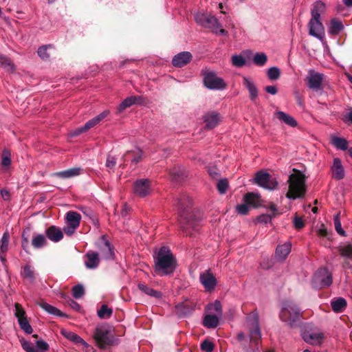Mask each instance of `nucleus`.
Instances as JSON below:
<instances>
[{"label":"nucleus","instance_id":"nucleus-1","mask_svg":"<svg viewBox=\"0 0 352 352\" xmlns=\"http://www.w3.org/2000/svg\"><path fill=\"white\" fill-rule=\"evenodd\" d=\"M261 337L258 314L252 312L246 318L243 331L238 333L237 339L239 342L249 341L252 344L253 349H245L246 352H260L258 342Z\"/></svg>","mask_w":352,"mask_h":352},{"label":"nucleus","instance_id":"nucleus-2","mask_svg":"<svg viewBox=\"0 0 352 352\" xmlns=\"http://www.w3.org/2000/svg\"><path fill=\"white\" fill-rule=\"evenodd\" d=\"M154 261L155 271L161 275L170 274L175 270V258L167 247H162L160 249Z\"/></svg>","mask_w":352,"mask_h":352},{"label":"nucleus","instance_id":"nucleus-3","mask_svg":"<svg viewBox=\"0 0 352 352\" xmlns=\"http://www.w3.org/2000/svg\"><path fill=\"white\" fill-rule=\"evenodd\" d=\"M325 10V4L321 1H318L314 4L311 11V19L309 22V33L310 35L323 41L324 37V28L321 23L320 14Z\"/></svg>","mask_w":352,"mask_h":352},{"label":"nucleus","instance_id":"nucleus-4","mask_svg":"<svg viewBox=\"0 0 352 352\" xmlns=\"http://www.w3.org/2000/svg\"><path fill=\"white\" fill-rule=\"evenodd\" d=\"M288 191L286 197L289 199H296L302 197L306 191L305 177L300 171L291 174L287 180Z\"/></svg>","mask_w":352,"mask_h":352},{"label":"nucleus","instance_id":"nucleus-5","mask_svg":"<svg viewBox=\"0 0 352 352\" xmlns=\"http://www.w3.org/2000/svg\"><path fill=\"white\" fill-rule=\"evenodd\" d=\"M279 316L283 322L288 325L293 326L300 320L301 312L296 303L286 300L282 304Z\"/></svg>","mask_w":352,"mask_h":352},{"label":"nucleus","instance_id":"nucleus-6","mask_svg":"<svg viewBox=\"0 0 352 352\" xmlns=\"http://www.w3.org/2000/svg\"><path fill=\"white\" fill-rule=\"evenodd\" d=\"M202 74L204 85L208 89L223 90L226 88L227 84L224 80L219 77L214 71L205 69L202 71Z\"/></svg>","mask_w":352,"mask_h":352},{"label":"nucleus","instance_id":"nucleus-7","mask_svg":"<svg viewBox=\"0 0 352 352\" xmlns=\"http://www.w3.org/2000/svg\"><path fill=\"white\" fill-rule=\"evenodd\" d=\"M94 338L97 344L101 347L111 345L113 341V336L111 333L110 327L107 325H98L94 333Z\"/></svg>","mask_w":352,"mask_h":352},{"label":"nucleus","instance_id":"nucleus-8","mask_svg":"<svg viewBox=\"0 0 352 352\" xmlns=\"http://www.w3.org/2000/svg\"><path fill=\"white\" fill-rule=\"evenodd\" d=\"M254 180V183L258 186L270 190H274L278 186V182L276 178L263 170L258 171L255 175Z\"/></svg>","mask_w":352,"mask_h":352},{"label":"nucleus","instance_id":"nucleus-9","mask_svg":"<svg viewBox=\"0 0 352 352\" xmlns=\"http://www.w3.org/2000/svg\"><path fill=\"white\" fill-rule=\"evenodd\" d=\"M179 224L181 228L189 235L192 234V231H197L200 226V219L190 216V218L185 217V214H181L179 216Z\"/></svg>","mask_w":352,"mask_h":352},{"label":"nucleus","instance_id":"nucleus-10","mask_svg":"<svg viewBox=\"0 0 352 352\" xmlns=\"http://www.w3.org/2000/svg\"><path fill=\"white\" fill-rule=\"evenodd\" d=\"M332 283L331 274L326 268H320L314 275L312 284L315 287H325Z\"/></svg>","mask_w":352,"mask_h":352},{"label":"nucleus","instance_id":"nucleus-11","mask_svg":"<svg viewBox=\"0 0 352 352\" xmlns=\"http://www.w3.org/2000/svg\"><path fill=\"white\" fill-rule=\"evenodd\" d=\"M109 114V110H104L97 116L91 119L85 123L83 126L79 127L72 133V136L78 135L79 134L94 127L99 124L103 119H104Z\"/></svg>","mask_w":352,"mask_h":352},{"label":"nucleus","instance_id":"nucleus-12","mask_svg":"<svg viewBox=\"0 0 352 352\" xmlns=\"http://www.w3.org/2000/svg\"><path fill=\"white\" fill-rule=\"evenodd\" d=\"M15 316L17 318L19 326L22 330L26 333L30 334L32 333V328L27 320L26 314L24 309L19 304H15Z\"/></svg>","mask_w":352,"mask_h":352},{"label":"nucleus","instance_id":"nucleus-13","mask_svg":"<svg viewBox=\"0 0 352 352\" xmlns=\"http://www.w3.org/2000/svg\"><path fill=\"white\" fill-rule=\"evenodd\" d=\"M134 193L140 197L148 195L151 192V182L147 179H140L133 184Z\"/></svg>","mask_w":352,"mask_h":352},{"label":"nucleus","instance_id":"nucleus-14","mask_svg":"<svg viewBox=\"0 0 352 352\" xmlns=\"http://www.w3.org/2000/svg\"><path fill=\"white\" fill-rule=\"evenodd\" d=\"M323 80V75L316 72L314 70H309L308 76L306 78L308 87L315 91L322 89V82Z\"/></svg>","mask_w":352,"mask_h":352},{"label":"nucleus","instance_id":"nucleus-15","mask_svg":"<svg viewBox=\"0 0 352 352\" xmlns=\"http://www.w3.org/2000/svg\"><path fill=\"white\" fill-rule=\"evenodd\" d=\"M200 282L207 291H212L216 287L217 280L214 276L209 271L206 270L200 274Z\"/></svg>","mask_w":352,"mask_h":352},{"label":"nucleus","instance_id":"nucleus-16","mask_svg":"<svg viewBox=\"0 0 352 352\" xmlns=\"http://www.w3.org/2000/svg\"><path fill=\"white\" fill-rule=\"evenodd\" d=\"M205 27L212 30V31L216 34L228 36V32L226 30L221 28V24L219 23L218 19L213 15H209L207 19Z\"/></svg>","mask_w":352,"mask_h":352},{"label":"nucleus","instance_id":"nucleus-17","mask_svg":"<svg viewBox=\"0 0 352 352\" xmlns=\"http://www.w3.org/2000/svg\"><path fill=\"white\" fill-rule=\"evenodd\" d=\"M303 340L308 344L313 345L320 344L324 340V334L321 331H312L304 333Z\"/></svg>","mask_w":352,"mask_h":352},{"label":"nucleus","instance_id":"nucleus-18","mask_svg":"<svg viewBox=\"0 0 352 352\" xmlns=\"http://www.w3.org/2000/svg\"><path fill=\"white\" fill-rule=\"evenodd\" d=\"M292 243L289 241H287L283 244L278 245L276 247L275 252V258L277 261H283L286 259L287 256L291 252Z\"/></svg>","mask_w":352,"mask_h":352},{"label":"nucleus","instance_id":"nucleus-19","mask_svg":"<svg viewBox=\"0 0 352 352\" xmlns=\"http://www.w3.org/2000/svg\"><path fill=\"white\" fill-rule=\"evenodd\" d=\"M221 117L218 112L210 111L206 113L204 116V120L208 129L216 127L221 122Z\"/></svg>","mask_w":352,"mask_h":352},{"label":"nucleus","instance_id":"nucleus-20","mask_svg":"<svg viewBox=\"0 0 352 352\" xmlns=\"http://www.w3.org/2000/svg\"><path fill=\"white\" fill-rule=\"evenodd\" d=\"M192 57V54L188 52H180L173 57L172 63L175 67H182L188 64L191 60Z\"/></svg>","mask_w":352,"mask_h":352},{"label":"nucleus","instance_id":"nucleus-21","mask_svg":"<svg viewBox=\"0 0 352 352\" xmlns=\"http://www.w3.org/2000/svg\"><path fill=\"white\" fill-rule=\"evenodd\" d=\"M274 117L281 123L288 125L290 127L298 126V122L296 119L288 113L282 111H277L274 113Z\"/></svg>","mask_w":352,"mask_h":352},{"label":"nucleus","instance_id":"nucleus-22","mask_svg":"<svg viewBox=\"0 0 352 352\" xmlns=\"http://www.w3.org/2000/svg\"><path fill=\"white\" fill-rule=\"evenodd\" d=\"M142 98L141 96H129L124 99L118 106L117 110L118 113H121L125 109L130 107L134 104H142Z\"/></svg>","mask_w":352,"mask_h":352},{"label":"nucleus","instance_id":"nucleus-23","mask_svg":"<svg viewBox=\"0 0 352 352\" xmlns=\"http://www.w3.org/2000/svg\"><path fill=\"white\" fill-rule=\"evenodd\" d=\"M221 318L222 316L206 313L203 320V324L207 328L214 329L219 325Z\"/></svg>","mask_w":352,"mask_h":352},{"label":"nucleus","instance_id":"nucleus-24","mask_svg":"<svg viewBox=\"0 0 352 352\" xmlns=\"http://www.w3.org/2000/svg\"><path fill=\"white\" fill-rule=\"evenodd\" d=\"M82 169L80 167H74L65 170L55 173L54 176L63 179H69L80 175Z\"/></svg>","mask_w":352,"mask_h":352},{"label":"nucleus","instance_id":"nucleus-25","mask_svg":"<svg viewBox=\"0 0 352 352\" xmlns=\"http://www.w3.org/2000/svg\"><path fill=\"white\" fill-rule=\"evenodd\" d=\"M60 333L67 340H70L71 342L76 344H80L85 347H87L89 346L88 344L82 338H80L74 332L67 331L66 329H61Z\"/></svg>","mask_w":352,"mask_h":352},{"label":"nucleus","instance_id":"nucleus-26","mask_svg":"<svg viewBox=\"0 0 352 352\" xmlns=\"http://www.w3.org/2000/svg\"><path fill=\"white\" fill-rule=\"evenodd\" d=\"M243 85L248 90L250 98L252 101H254L258 97V89L254 82L248 77L243 76Z\"/></svg>","mask_w":352,"mask_h":352},{"label":"nucleus","instance_id":"nucleus-27","mask_svg":"<svg viewBox=\"0 0 352 352\" xmlns=\"http://www.w3.org/2000/svg\"><path fill=\"white\" fill-rule=\"evenodd\" d=\"M85 265L88 269H94L99 264V257L96 252L89 251L85 254Z\"/></svg>","mask_w":352,"mask_h":352},{"label":"nucleus","instance_id":"nucleus-28","mask_svg":"<svg viewBox=\"0 0 352 352\" xmlns=\"http://www.w3.org/2000/svg\"><path fill=\"white\" fill-rule=\"evenodd\" d=\"M46 235L48 239L55 243L63 239V234L61 230L56 226H50L46 230Z\"/></svg>","mask_w":352,"mask_h":352},{"label":"nucleus","instance_id":"nucleus-29","mask_svg":"<svg viewBox=\"0 0 352 352\" xmlns=\"http://www.w3.org/2000/svg\"><path fill=\"white\" fill-rule=\"evenodd\" d=\"M243 201L247 202L250 206L257 208L261 206V199L258 193L248 192L243 197Z\"/></svg>","mask_w":352,"mask_h":352},{"label":"nucleus","instance_id":"nucleus-30","mask_svg":"<svg viewBox=\"0 0 352 352\" xmlns=\"http://www.w3.org/2000/svg\"><path fill=\"white\" fill-rule=\"evenodd\" d=\"M333 177L337 179H341L344 176V168L342 166L341 162L339 159L336 158L333 160V166L331 167Z\"/></svg>","mask_w":352,"mask_h":352},{"label":"nucleus","instance_id":"nucleus-31","mask_svg":"<svg viewBox=\"0 0 352 352\" xmlns=\"http://www.w3.org/2000/svg\"><path fill=\"white\" fill-rule=\"evenodd\" d=\"M206 309L208 314H215L219 316H222L223 315L221 304L219 300L209 303L206 306Z\"/></svg>","mask_w":352,"mask_h":352},{"label":"nucleus","instance_id":"nucleus-32","mask_svg":"<svg viewBox=\"0 0 352 352\" xmlns=\"http://www.w3.org/2000/svg\"><path fill=\"white\" fill-rule=\"evenodd\" d=\"M38 305L44 309L46 312H47L50 314L57 316H64L65 314L61 312L59 309L56 308L55 307L49 305L48 303L45 302H38Z\"/></svg>","mask_w":352,"mask_h":352},{"label":"nucleus","instance_id":"nucleus-33","mask_svg":"<svg viewBox=\"0 0 352 352\" xmlns=\"http://www.w3.org/2000/svg\"><path fill=\"white\" fill-rule=\"evenodd\" d=\"M81 217L80 214L70 211L67 213L66 220L67 223H69L76 228H78L80 225Z\"/></svg>","mask_w":352,"mask_h":352},{"label":"nucleus","instance_id":"nucleus-34","mask_svg":"<svg viewBox=\"0 0 352 352\" xmlns=\"http://www.w3.org/2000/svg\"><path fill=\"white\" fill-rule=\"evenodd\" d=\"M331 308L335 312H341L346 307V301L343 298L333 300L331 302Z\"/></svg>","mask_w":352,"mask_h":352},{"label":"nucleus","instance_id":"nucleus-35","mask_svg":"<svg viewBox=\"0 0 352 352\" xmlns=\"http://www.w3.org/2000/svg\"><path fill=\"white\" fill-rule=\"evenodd\" d=\"M138 288L142 292H144V294H147L148 296L155 297L156 298H160L162 297L161 292H160L158 291H156V290H154L153 289L148 287L146 285H145L144 283H140L138 285Z\"/></svg>","mask_w":352,"mask_h":352},{"label":"nucleus","instance_id":"nucleus-36","mask_svg":"<svg viewBox=\"0 0 352 352\" xmlns=\"http://www.w3.org/2000/svg\"><path fill=\"white\" fill-rule=\"evenodd\" d=\"M32 244L36 249L43 248L47 244L46 238L43 234H36L32 238Z\"/></svg>","mask_w":352,"mask_h":352},{"label":"nucleus","instance_id":"nucleus-37","mask_svg":"<svg viewBox=\"0 0 352 352\" xmlns=\"http://www.w3.org/2000/svg\"><path fill=\"white\" fill-rule=\"evenodd\" d=\"M331 143L336 148L342 151H345L348 148V142L344 138L333 137L331 138Z\"/></svg>","mask_w":352,"mask_h":352},{"label":"nucleus","instance_id":"nucleus-38","mask_svg":"<svg viewBox=\"0 0 352 352\" xmlns=\"http://www.w3.org/2000/svg\"><path fill=\"white\" fill-rule=\"evenodd\" d=\"M100 254L104 258L109 259L112 258L113 252L110 243L107 241H104L103 246L100 249Z\"/></svg>","mask_w":352,"mask_h":352},{"label":"nucleus","instance_id":"nucleus-39","mask_svg":"<svg viewBox=\"0 0 352 352\" xmlns=\"http://www.w3.org/2000/svg\"><path fill=\"white\" fill-rule=\"evenodd\" d=\"M21 276L32 282L35 278V274L34 270L29 265H25L21 272Z\"/></svg>","mask_w":352,"mask_h":352},{"label":"nucleus","instance_id":"nucleus-40","mask_svg":"<svg viewBox=\"0 0 352 352\" xmlns=\"http://www.w3.org/2000/svg\"><path fill=\"white\" fill-rule=\"evenodd\" d=\"M113 313L111 308L108 307L106 305H102L100 309L98 310V316L102 319L109 318Z\"/></svg>","mask_w":352,"mask_h":352},{"label":"nucleus","instance_id":"nucleus-41","mask_svg":"<svg viewBox=\"0 0 352 352\" xmlns=\"http://www.w3.org/2000/svg\"><path fill=\"white\" fill-rule=\"evenodd\" d=\"M0 66L10 72H13L15 69V66L13 63L3 55H0Z\"/></svg>","mask_w":352,"mask_h":352},{"label":"nucleus","instance_id":"nucleus-42","mask_svg":"<svg viewBox=\"0 0 352 352\" xmlns=\"http://www.w3.org/2000/svg\"><path fill=\"white\" fill-rule=\"evenodd\" d=\"M343 29V25L340 21L333 19L331 21L329 33L331 34H337Z\"/></svg>","mask_w":352,"mask_h":352},{"label":"nucleus","instance_id":"nucleus-43","mask_svg":"<svg viewBox=\"0 0 352 352\" xmlns=\"http://www.w3.org/2000/svg\"><path fill=\"white\" fill-rule=\"evenodd\" d=\"M252 60L255 65L263 66L266 63L267 56L265 53H256L254 55Z\"/></svg>","mask_w":352,"mask_h":352},{"label":"nucleus","instance_id":"nucleus-44","mask_svg":"<svg viewBox=\"0 0 352 352\" xmlns=\"http://www.w3.org/2000/svg\"><path fill=\"white\" fill-rule=\"evenodd\" d=\"M10 241V234L8 232H6L1 239L0 252L1 253H6L8 249Z\"/></svg>","mask_w":352,"mask_h":352},{"label":"nucleus","instance_id":"nucleus-45","mask_svg":"<svg viewBox=\"0 0 352 352\" xmlns=\"http://www.w3.org/2000/svg\"><path fill=\"white\" fill-rule=\"evenodd\" d=\"M231 59L232 65L236 67H241L246 63V60L242 55H233Z\"/></svg>","mask_w":352,"mask_h":352},{"label":"nucleus","instance_id":"nucleus-46","mask_svg":"<svg viewBox=\"0 0 352 352\" xmlns=\"http://www.w3.org/2000/svg\"><path fill=\"white\" fill-rule=\"evenodd\" d=\"M280 69L276 67H272L268 69L267 74L268 78L272 80H275L280 77Z\"/></svg>","mask_w":352,"mask_h":352},{"label":"nucleus","instance_id":"nucleus-47","mask_svg":"<svg viewBox=\"0 0 352 352\" xmlns=\"http://www.w3.org/2000/svg\"><path fill=\"white\" fill-rule=\"evenodd\" d=\"M334 226L336 232L341 236H345V232L342 228L341 222L340 220V214H337L333 217Z\"/></svg>","mask_w":352,"mask_h":352},{"label":"nucleus","instance_id":"nucleus-48","mask_svg":"<svg viewBox=\"0 0 352 352\" xmlns=\"http://www.w3.org/2000/svg\"><path fill=\"white\" fill-rule=\"evenodd\" d=\"M208 16H209L208 14L198 12V13L195 14V19L197 23L205 27V25L206 23L207 19L208 18Z\"/></svg>","mask_w":352,"mask_h":352},{"label":"nucleus","instance_id":"nucleus-49","mask_svg":"<svg viewBox=\"0 0 352 352\" xmlns=\"http://www.w3.org/2000/svg\"><path fill=\"white\" fill-rule=\"evenodd\" d=\"M10 153L7 150H4L2 153L1 164L3 166L8 167L10 165Z\"/></svg>","mask_w":352,"mask_h":352},{"label":"nucleus","instance_id":"nucleus-50","mask_svg":"<svg viewBox=\"0 0 352 352\" xmlns=\"http://www.w3.org/2000/svg\"><path fill=\"white\" fill-rule=\"evenodd\" d=\"M51 47V45H45L39 47L37 52L38 55L43 60L47 59L50 57L47 50Z\"/></svg>","mask_w":352,"mask_h":352},{"label":"nucleus","instance_id":"nucleus-51","mask_svg":"<svg viewBox=\"0 0 352 352\" xmlns=\"http://www.w3.org/2000/svg\"><path fill=\"white\" fill-rule=\"evenodd\" d=\"M85 293L84 287L81 285H78L74 287L72 289L73 296L75 298H81Z\"/></svg>","mask_w":352,"mask_h":352},{"label":"nucleus","instance_id":"nucleus-52","mask_svg":"<svg viewBox=\"0 0 352 352\" xmlns=\"http://www.w3.org/2000/svg\"><path fill=\"white\" fill-rule=\"evenodd\" d=\"M250 208V206L249 204L244 201V203L238 205L236 208V210L239 214L244 215L248 213Z\"/></svg>","mask_w":352,"mask_h":352},{"label":"nucleus","instance_id":"nucleus-53","mask_svg":"<svg viewBox=\"0 0 352 352\" xmlns=\"http://www.w3.org/2000/svg\"><path fill=\"white\" fill-rule=\"evenodd\" d=\"M217 186L219 192L221 194H224L228 187V181L226 179H221L218 182Z\"/></svg>","mask_w":352,"mask_h":352},{"label":"nucleus","instance_id":"nucleus-54","mask_svg":"<svg viewBox=\"0 0 352 352\" xmlns=\"http://www.w3.org/2000/svg\"><path fill=\"white\" fill-rule=\"evenodd\" d=\"M116 164V159L115 157L108 155L106 161V167L109 170H113Z\"/></svg>","mask_w":352,"mask_h":352},{"label":"nucleus","instance_id":"nucleus-55","mask_svg":"<svg viewBox=\"0 0 352 352\" xmlns=\"http://www.w3.org/2000/svg\"><path fill=\"white\" fill-rule=\"evenodd\" d=\"M201 348L206 352H212L214 349V345L211 342L205 340L202 342Z\"/></svg>","mask_w":352,"mask_h":352},{"label":"nucleus","instance_id":"nucleus-56","mask_svg":"<svg viewBox=\"0 0 352 352\" xmlns=\"http://www.w3.org/2000/svg\"><path fill=\"white\" fill-rule=\"evenodd\" d=\"M36 344V349L41 352L47 351L49 349L48 344L43 340H37Z\"/></svg>","mask_w":352,"mask_h":352},{"label":"nucleus","instance_id":"nucleus-57","mask_svg":"<svg viewBox=\"0 0 352 352\" xmlns=\"http://www.w3.org/2000/svg\"><path fill=\"white\" fill-rule=\"evenodd\" d=\"M133 153H134V156L131 159V162L135 164L141 160L142 152L140 149L136 148Z\"/></svg>","mask_w":352,"mask_h":352},{"label":"nucleus","instance_id":"nucleus-58","mask_svg":"<svg viewBox=\"0 0 352 352\" xmlns=\"http://www.w3.org/2000/svg\"><path fill=\"white\" fill-rule=\"evenodd\" d=\"M342 255L352 258V245H346L342 250Z\"/></svg>","mask_w":352,"mask_h":352},{"label":"nucleus","instance_id":"nucleus-59","mask_svg":"<svg viewBox=\"0 0 352 352\" xmlns=\"http://www.w3.org/2000/svg\"><path fill=\"white\" fill-rule=\"evenodd\" d=\"M77 228L69 224V223H67V225L64 227V232L67 234V235H72V234L74 233L75 230H76Z\"/></svg>","mask_w":352,"mask_h":352},{"label":"nucleus","instance_id":"nucleus-60","mask_svg":"<svg viewBox=\"0 0 352 352\" xmlns=\"http://www.w3.org/2000/svg\"><path fill=\"white\" fill-rule=\"evenodd\" d=\"M294 226L298 229H300L304 226V222L302 219L298 217L294 218Z\"/></svg>","mask_w":352,"mask_h":352},{"label":"nucleus","instance_id":"nucleus-61","mask_svg":"<svg viewBox=\"0 0 352 352\" xmlns=\"http://www.w3.org/2000/svg\"><path fill=\"white\" fill-rule=\"evenodd\" d=\"M265 90L266 91V92L272 95H276L277 94V88L273 85L265 87Z\"/></svg>","mask_w":352,"mask_h":352},{"label":"nucleus","instance_id":"nucleus-62","mask_svg":"<svg viewBox=\"0 0 352 352\" xmlns=\"http://www.w3.org/2000/svg\"><path fill=\"white\" fill-rule=\"evenodd\" d=\"M271 219H272L271 215L263 214L258 217V221L260 222H263V223H267V222L270 221Z\"/></svg>","mask_w":352,"mask_h":352},{"label":"nucleus","instance_id":"nucleus-63","mask_svg":"<svg viewBox=\"0 0 352 352\" xmlns=\"http://www.w3.org/2000/svg\"><path fill=\"white\" fill-rule=\"evenodd\" d=\"M318 234L320 236H324L327 234V230L324 225H321L318 229Z\"/></svg>","mask_w":352,"mask_h":352},{"label":"nucleus","instance_id":"nucleus-64","mask_svg":"<svg viewBox=\"0 0 352 352\" xmlns=\"http://www.w3.org/2000/svg\"><path fill=\"white\" fill-rule=\"evenodd\" d=\"M1 195L2 198L6 201L9 200L10 198V194L9 191H8L6 190H1Z\"/></svg>","mask_w":352,"mask_h":352}]
</instances>
